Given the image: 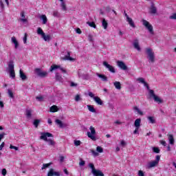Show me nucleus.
<instances>
[{"label":"nucleus","instance_id":"nucleus-45","mask_svg":"<svg viewBox=\"0 0 176 176\" xmlns=\"http://www.w3.org/2000/svg\"><path fill=\"white\" fill-rule=\"evenodd\" d=\"M53 16L54 17H60V12H58L57 10H55L53 12Z\"/></svg>","mask_w":176,"mask_h":176},{"label":"nucleus","instance_id":"nucleus-13","mask_svg":"<svg viewBox=\"0 0 176 176\" xmlns=\"http://www.w3.org/2000/svg\"><path fill=\"white\" fill-rule=\"evenodd\" d=\"M60 2V6L62 12H67L68 8H67V3L65 0H58Z\"/></svg>","mask_w":176,"mask_h":176},{"label":"nucleus","instance_id":"nucleus-29","mask_svg":"<svg viewBox=\"0 0 176 176\" xmlns=\"http://www.w3.org/2000/svg\"><path fill=\"white\" fill-rule=\"evenodd\" d=\"M65 60H67L69 61H74V58L71 57V52H67V55L65 56Z\"/></svg>","mask_w":176,"mask_h":176},{"label":"nucleus","instance_id":"nucleus-11","mask_svg":"<svg viewBox=\"0 0 176 176\" xmlns=\"http://www.w3.org/2000/svg\"><path fill=\"white\" fill-rule=\"evenodd\" d=\"M117 65L120 68V69H122L123 71H127V65H126V63L123 61L118 60L117 61Z\"/></svg>","mask_w":176,"mask_h":176},{"label":"nucleus","instance_id":"nucleus-3","mask_svg":"<svg viewBox=\"0 0 176 176\" xmlns=\"http://www.w3.org/2000/svg\"><path fill=\"white\" fill-rule=\"evenodd\" d=\"M8 71L10 74V78L14 79V78H16V73L14 72V64L13 63V60H10L8 63Z\"/></svg>","mask_w":176,"mask_h":176},{"label":"nucleus","instance_id":"nucleus-8","mask_svg":"<svg viewBox=\"0 0 176 176\" xmlns=\"http://www.w3.org/2000/svg\"><path fill=\"white\" fill-rule=\"evenodd\" d=\"M149 96L151 97V98H153L154 101L155 102H157V104H162L163 103V100L160 99V98H159V96H156L155 94V91L152 89L149 90Z\"/></svg>","mask_w":176,"mask_h":176},{"label":"nucleus","instance_id":"nucleus-58","mask_svg":"<svg viewBox=\"0 0 176 176\" xmlns=\"http://www.w3.org/2000/svg\"><path fill=\"white\" fill-rule=\"evenodd\" d=\"M88 95L89 96V97H91V98H96V96H94V94H93V92H89Z\"/></svg>","mask_w":176,"mask_h":176},{"label":"nucleus","instance_id":"nucleus-23","mask_svg":"<svg viewBox=\"0 0 176 176\" xmlns=\"http://www.w3.org/2000/svg\"><path fill=\"white\" fill-rule=\"evenodd\" d=\"M19 76L22 80H25L27 79V76L24 74L23 70H19Z\"/></svg>","mask_w":176,"mask_h":176},{"label":"nucleus","instance_id":"nucleus-21","mask_svg":"<svg viewBox=\"0 0 176 176\" xmlns=\"http://www.w3.org/2000/svg\"><path fill=\"white\" fill-rule=\"evenodd\" d=\"M134 126L137 129H140V127H141V118H138L135 120Z\"/></svg>","mask_w":176,"mask_h":176},{"label":"nucleus","instance_id":"nucleus-31","mask_svg":"<svg viewBox=\"0 0 176 176\" xmlns=\"http://www.w3.org/2000/svg\"><path fill=\"white\" fill-rule=\"evenodd\" d=\"M12 43H14L15 49H17V47H19V42H17V39H16V37H12Z\"/></svg>","mask_w":176,"mask_h":176},{"label":"nucleus","instance_id":"nucleus-44","mask_svg":"<svg viewBox=\"0 0 176 176\" xmlns=\"http://www.w3.org/2000/svg\"><path fill=\"white\" fill-rule=\"evenodd\" d=\"M96 151L98 153H102V152H104V149L100 146L96 147Z\"/></svg>","mask_w":176,"mask_h":176},{"label":"nucleus","instance_id":"nucleus-41","mask_svg":"<svg viewBox=\"0 0 176 176\" xmlns=\"http://www.w3.org/2000/svg\"><path fill=\"white\" fill-rule=\"evenodd\" d=\"M87 24H88V25H89V27H92V28H96V23L94 22H89V21H87Z\"/></svg>","mask_w":176,"mask_h":176},{"label":"nucleus","instance_id":"nucleus-55","mask_svg":"<svg viewBox=\"0 0 176 176\" xmlns=\"http://www.w3.org/2000/svg\"><path fill=\"white\" fill-rule=\"evenodd\" d=\"M127 144L126 143V142L124 140H121V142H120V145L122 147H124L125 145H126Z\"/></svg>","mask_w":176,"mask_h":176},{"label":"nucleus","instance_id":"nucleus-20","mask_svg":"<svg viewBox=\"0 0 176 176\" xmlns=\"http://www.w3.org/2000/svg\"><path fill=\"white\" fill-rule=\"evenodd\" d=\"M94 100L95 101V102H96V104H98V105H103L104 102H102V100H101V98H100V97L98 96H96L95 98H94Z\"/></svg>","mask_w":176,"mask_h":176},{"label":"nucleus","instance_id":"nucleus-52","mask_svg":"<svg viewBox=\"0 0 176 176\" xmlns=\"http://www.w3.org/2000/svg\"><path fill=\"white\" fill-rule=\"evenodd\" d=\"M85 164H86V162L84 160H80V162H79V166H80L81 167H83Z\"/></svg>","mask_w":176,"mask_h":176},{"label":"nucleus","instance_id":"nucleus-47","mask_svg":"<svg viewBox=\"0 0 176 176\" xmlns=\"http://www.w3.org/2000/svg\"><path fill=\"white\" fill-rule=\"evenodd\" d=\"M80 100H82V98H80V95L77 94L75 97V101L78 102V101H80Z\"/></svg>","mask_w":176,"mask_h":176},{"label":"nucleus","instance_id":"nucleus-12","mask_svg":"<svg viewBox=\"0 0 176 176\" xmlns=\"http://www.w3.org/2000/svg\"><path fill=\"white\" fill-rule=\"evenodd\" d=\"M47 176H60V172L54 171V168H51L49 170Z\"/></svg>","mask_w":176,"mask_h":176},{"label":"nucleus","instance_id":"nucleus-15","mask_svg":"<svg viewBox=\"0 0 176 176\" xmlns=\"http://www.w3.org/2000/svg\"><path fill=\"white\" fill-rule=\"evenodd\" d=\"M55 123L56 124H57V126H58V127H60V129H63V127H67V125L63 123V121L59 119H56L55 120Z\"/></svg>","mask_w":176,"mask_h":176},{"label":"nucleus","instance_id":"nucleus-2","mask_svg":"<svg viewBox=\"0 0 176 176\" xmlns=\"http://www.w3.org/2000/svg\"><path fill=\"white\" fill-rule=\"evenodd\" d=\"M146 53L147 54V58L148 60V63L153 64L155 61V52L152 50V48H146Z\"/></svg>","mask_w":176,"mask_h":176},{"label":"nucleus","instance_id":"nucleus-49","mask_svg":"<svg viewBox=\"0 0 176 176\" xmlns=\"http://www.w3.org/2000/svg\"><path fill=\"white\" fill-rule=\"evenodd\" d=\"M169 19H170V20H176V13H174L172 15H170L169 16Z\"/></svg>","mask_w":176,"mask_h":176},{"label":"nucleus","instance_id":"nucleus-35","mask_svg":"<svg viewBox=\"0 0 176 176\" xmlns=\"http://www.w3.org/2000/svg\"><path fill=\"white\" fill-rule=\"evenodd\" d=\"M88 167H89V168L91 169V174H93L95 172V170H96V167L94 166V164H93V163H89L88 164Z\"/></svg>","mask_w":176,"mask_h":176},{"label":"nucleus","instance_id":"nucleus-60","mask_svg":"<svg viewBox=\"0 0 176 176\" xmlns=\"http://www.w3.org/2000/svg\"><path fill=\"white\" fill-rule=\"evenodd\" d=\"M59 69L62 71L63 74H67V70H65V69H64L63 67H61V66H60Z\"/></svg>","mask_w":176,"mask_h":176},{"label":"nucleus","instance_id":"nucleus-57","mask_svg":"<svg viewBox=\"0 0 176 176\" xmlns=\"http://www.w3.org/2000/svg\"><path fill=\"white\" fill-rule=\"evenodd\" d=\"M6 135V133H2L0 134V142L2 140V139L3 138V137H5Z\"/></svg>","mask_w":176,"mask_h":176},{"label":"nucleus","instance_id":"nucleus-43","mask_svg":"<svg viewBox=\"0 0 176 176\" xmlns=\"http://www.w3.org/2000/svg\"><path fill=\"white\" fill-rule=\"evenodd\" d=\"M8 96H9V97H10V98H14V95H13V92L12 91V90L8 89Z\"/></svg>","mask_w":176,"mask_h":176},{"label":"nucleus","instance_id":"nucleus-22","mask_svg":"<svg viewBox=\"0 0 176 176\" xmlns=\"http://www.w3.org/2000/svg\"><path fill=\"white\" fill-rule=\"evenodd\" d=\"M92 174L94 176H104V173L97 169H96V170Z\"/></svg>","mask_w":176,"mask_h":176},{"label":"nucleus","instance_id":"nucleus-9","mask_svg":"<svg viewBox=\"0 0 176 176\" xmlns=\"http://www.w3.org/2000/svg\"><path fill=\"white\" fill-rule=\"evenodd\" d=\"M102 64H103L104 67H105V68H107V69H108V71H109V72H111V74H115V72H116L115 67L113 66L109 65L108 63V62L104 61Z\"/></svg>","mask_w":176,"mask_h":176},{"label":"nucleus","instance_id":"nucleus-5","mask_svg":"<svg viewBox=\"0 0 176 176\" xmlns=\"http://www.w3.org/2000/svg\"><path fill=\"white\" fill-rule=\"evenodd\" d=\"M159 162H160V155H157L155 157V160L151 161L147 164L146 168H152L153 167H156V166L159 164Z\"/></svg>","mask_w":176,"mask_h":176},{"label":"nucleus","instance_id":"nucleus-30","mask_svg":"<svg viewBox=\"0 0 176 176\" xmlns=\"http://www.w3.org/2000/svg\"><path fill=\"white\" fill-rule=\"evenodd\" d=\"M31 116H32V110L26 109V117L28 118V119H31Z\"/></svg>","mask_w":176,"mask_h":176},{"label":"nucleus","instance_id":"nucleus-28","mask_svg":"<svg viewBox=\"0 0 176 176\" xmlns=\"http://www.w3.org/2000/svg\"><path fill=\"white\" fill-rule=\"evenodd\" d=\"M21 17H22V19H21V21H23V23H27V19H25V14L24 12V11H22L21 12Z\"/></svg>","mask_w":176,"mask_h":176},{"label":"nucleus","instance_id":"nucleus-25","mask_svg":"<svg viewBox=\"0 0 176 176\" xmlns=\"http://www.w3.org/2000/svg\"><path fill=\"white\" fill-rule=\"evenodd\" d=\"M58 107L56 105H53L50 108V112H58Z\"/></svg>","mask_w":176,"mask_h":176},{"label":"nucleus","instance_id":"nucleus-10","mask_svg":"<svg viewBox=\"0 0 176 176\" xmlns=\"http://www.w3.org/2000/svg\"><path fill=\"white\" fill-rule=\"evenodd\" d=\"M35 72H36L38 76H40V78H45L47 76V72H42V70H41L39 68L35 69Z\"/></svg>","mask_w":176,"mask_h":176},{"label":"nucleus","instance_id":"nucleus-42","mask_svg":"<svg viewBox=\"0 0 176 176\" xmlns=\"http://www.w3.org/2000/svg\"><path fill=\"white\" fill-rule=\"evenodd\" d=\"M153 151L154 153H160V148L159 147H153Z\"/></svg>","mask_w":176,"mask_h":176},{"label":"nucleus","instance_id":"nucleus-59","mask_svg":"<svg viewBox=\"0 0 176 176\" xmlns=\"http://www.w3.org/2000/svg\"><path fill=\"white\" fill-rule=\"evenodd\" d=\"M70 86H71V87H76V86H78V84H77V83H75V82H72L70 83Z\"/></svg>","mask_w":176,"mask_h":176},{"label":"nucleus","instance_id":"nucleus-17","mask_svg":"<svg viewBox=\"0 0 176 176\" xmlns=\"http://www.w3.org/2000/svg\"><path fill=\"white\" fill-rule=\"evenodd\" d=\"M167 136H168V140L169 141V144L170 145H174L175 142V140H174V135L171 134H168Z\"/></svg>","mask_w":176,"mask_h":176},{"label":"nucleus","instance_id":"nucleus-46","mask_svg":"<svg viewBox=\"0 0 176 176\" xmlns=\"http://www.w3.org/2000/svg\"><path fill=\"white\" fill-rule=\"evenodd\" d=\"M80 144H82V142H80V140H74L75 146H79Z\"/></svg>","mask_w":176,"mask_h":176},{"label":"nucleus","instance_id":"nucleus-51","mask_svg":"<svg viewBox=\"0 0 176 176\" xmlns=\"http://www.w3.org/2000/svg\"><path fill=\"white\" fill-rule=\"evenodd\" d=\"M10 149H14L15 151H19V147L14 146L12 144L10 145Z\"/></svg>","mask_w":176,"mask_h":176},{"label":"nucleus","instance_id":"nucleus-16","mask_svg":"<svg viewBox=\"0 0 176 176\" xmlns=\"http://www.w3.org/2000/svg\"><path fill=\"white\" fill-rule=\"evenodd\" d=\"M96 76L99 77L102 82H108V77L104 74L96 73Z\"/></svg>","mask_w":176,"mask_h":176},{"label":"nucleus","instance_id":"nucleus-32","mask_svg":"<svg viewBox=\"0 0 176 176\" xmlns=\"http://www.w3.org/2000/svg\"><path fill=\"white\" fill-rule=\"evenodd\" d=\"M116 89H117V90H120V89H122V85H120V82L119 81H116L114 83H113Z\"/></svg>","mask_w":176,"mask_h":176},{"label":"nucleus","instance_id":"nucleus-48","mask_svg":"<svg viewBox=\"0 0 176 176\" xmlns=\"http://www.w3.org/2000/svg\"><path fill=\"white\" fill-rule=\"evenodd\" d=\"M91 153H92L93 156L97 157L98 156V153L94 150H91Z\"/></svg>","mask_w":176,"mask_h":176},{"label":"nucleus","instance_id":"nucleus-4","mask_svg":"<svg viewBox=\"0 0 176 176\" xmlns=\"http://www.w3.org/2000/svg\"><path fill=\"white\" fill-rule=\"evenodd\" d=\"M143 25L148 30L151 35H155V32H153V26L149 22L145 19L142 20Z\"/></svg>","mask_w":176,"mask_h":176},{"label":"nucleus","instance_id":"nucleus-62","mask_svg":"<svg viewBox=\"0 0 176 176\" xmlns=\"http://www.w3.org/2000/svg\"><path fill=\"white\" fill-rule=\"evenodd\" d=\"M6 173H7V171H6V168H3V169L2 170V171H1V174H2V175H3V176L6 175Z\"/></svg>","mask_w":176,"mask_h":176},{"label":"nucleus","instance_id":"nucleus-14","mask_svg":"<svg viewBox=\"0 0 176 176\" xmlns=\"http://www.w3.org/2000/svg\"><path fill=\"white\" fill-rule=\"evenodd\" d=\"M133 46L134 49H136V50H138V52H141V47H140V43L138 42V39L134 40Z\"/></svg>","mask_w":176,"mask_h":176},{"label":"nucleus","instance_id":"nucleus-34","mask_svg":"<svg viewBox=\"0 0 176 176\" xmlns=\"http://www.w3.org/2000/svg\"><path fill=\"white\" fill-rule=\"evenodd\" d=\"M149 123H151L152 124H155V123H156V120H155V118L152 117V116H148L147 118Z\"/></svg>","mask_w":176,"mask_h":176},{"label":"nucleus","instance_id":"nucleus-53","mask_svg":"<svg viewBox=\"0 0 176 176\" xmlns=\"http://www.w3.org/2000/svg\"><path fill=\"white\" fill-rule=\"evenodd\" d=\"M138 176H145V174L144 173V171L142 170H139L138 173Z\"/></svg>","mask_w":176,"mask_h":176},{"label":"nucleus","instance_id":"nucleus-38","mask_svg":"<svg viewBox=\"0 0 176 176\" xmlns=\"http://www.w3.org/2000/svg\"><path fill=\"white\" fill-rule=\"evenodd\" d=\"M60 68V65H54L50 67V71H54V69H58Z\"/></svg>","mask_w":176,"mask_h":176},{"label":"nucleus","instance_id":"nucleus-19","mask_svg":"<svg viewBox=\"0 0 176 176\" xmlns=\"http://www.w3.org/2000/svg\"><path fill=\"white\" fill-rule=\"evenodd\" d=\"M126 21L127 23H129V25L132 27V28H135V24L134 23V21H133V19L128 17Z\"/></svg>","mask_w":176,"mask_h":176},{"label":"nucleus","instance_id":"nucleus-54","mask_svg":"<svg viewBox=\"0 0 176 176\" xmlns=\"http://www.w3.org/2000/svg\"><path fill=\"white\" fill-rule=\"evenodd\" d=\"M160 144L163 145V146H167V142H166L164 140H161Z\"/></svg>","mask_w":176,"mask_h":176},{"label":"nucleus","instance_id":"nucleus-33","mask_svg":"<svg viewBox=\"0 0 176 176\" xmlns=\"http://www.w3.org/2000/svg\"><path fill=\"white\" fill-rule=\"evenodd\" d=\"M52 164H53V163L52 162H50L48 164H43V166L41 167V170H46V168H49V167H50Z\"/></svg>","mask_w":176,"mask_h":176},{"label":"nucleus","instance_id":"nucleus-39","mask_svg":"<svg viewBox=\"0 0 176 176\" xmlns=\"http://www.w3.org/2000/svg\"><path fill=\"white\" fill-rule=\"evenodd\" d=\"M133 109H134V111H138V113L140 114L141 116H142V115H144V113H143L141 110H140V109L137 107V106L134 107H133Z\"/></svg>","mask_w":176,"mask_h":176},{"label":"nucleus","instance_id":"nucleus-37","mask_svg":"<svg viewBox=\"0 0 176 176\" xmlns=\"http://www.w3.org/2000/svg\"><path fill=\"white\" fill-rule=\"evenodd\" d=\"M102 26L104 30H107L108 28V22L105 19H103L102 21Z\"/></svg>","mask_w":176,"mask_h":176},{"label":"nucleus","instance_id":"nucleus-26","mask_svg":"<svg viewBox=\"0 0 176 176\" xmlns=\"http://www.w3.org/2000/svg\"><path fill=\"white\" fill-rule=\"evenodd\" d=\"M40 19L42 20L43 24H46L47 23V17L45 14L40 16Z\"/></svg>","mask_w":176,"mask_h":176},{"label":"nucleus","instance_id":"nucleus-1","mask_svg":"<svg viewBox=\"0 0 176 176\" xmlns=\"http://www.w3.org/2000/svg\"><path fill=\"white\" fill-rule=\"evenodd\" d=\"M41 135L40 136V140H43L45 141V142H48V145L50 146H54L56 145V142L52 139H47V138L53 137V134L46 132V133H41Z\"/></svg>","mask_w":176,"mask_h":176},{"label":"nucleus","instance_id":"nucleus-36","mask_svg":"<svg viewBox=\"0 0 176 176\" xmlns=\"http://www.w3.org/2000/svg\"><path fill=\"white\" fill-rule=\"evenodd\" d=\"M87 108L89 109V112H92L93 113H96V109H94V107L90 104H88Z\"/></svg>","mask_w":176,"mask_h":176},{"label":"nucleus","instance_id":"nucleus-24","mask_svg":"<svg viewBox=\"0 0 176 176\" xmlns=\"http://www.w3.org/2000/svg\"><path fill=\"white\" fill-rule=\"evenodd\" d=\"M78 76L79 78H82V79H85V80H88V79H90V76L89 74H80L78 73Z\"/></svg>","mask_w":176,"mask_h":176},{"label":"nucleus","instance_id":"nucleus-61","mask_svg":"<svg viewBox=\"0 0 176 176\" xmlns=\"http://www.w3.org/2000/svg\"><path fill=\"white\" fill-rule=\"evenodd\" d=\"M23 43H27V33H25V36L23 37Z\"/></svg>","mask_w":176,"mask_h":176},{"label":"nucleus","instance_id":"nucleus-27","mask_svg":"<svg viewBox=\"0 0 176 176\" xmlns=\"http://www.w3.org/2000/svg\"><path fill=\"white\" fill-rule=\"evenodd\" d=\"M55 79L56 80H58V82H63V79L61 75H60V73H56L55 75Z\"/></svg>","mask_w":176,"mask_h":176},{"label":"nucleus","instance_id":"nucleus-40","mask_svg":"<svg viewBox=\"0 0 176 176\" xmlns=\"http://www.w3.org/2000/svg\"><path fill=\"white\" fill-rule=\"evenodd\" d=\"M41 123V120H34L33 122V124L34 126H35V127H38V126H39V124Z\"/></svg>","mask_w":176,"mask_h":176},{"label":"nucleus","instance_id":"nucleus-18","mask_svg":"<svg viewBox=\"0 0 176 176\" xmlns=\"http://www.w3.org/2000/svg\"><path fill=\"white\" fill-rule=\"evenodd\" d=\"M157 12V8H155V4L152 3L150 8L151 14H156Z\"/></svg>","mask_w":176,"mask_h":176},{"label":"nucleus","instance_id":"nucleus-6","mask_svg":"<svg viewBox=\"0 0 176 176\" xmlns=\"http://www.w3.org/2000/svg\"><path fill=\"white\" fill-rule=\"evenodd\" d=\"M90 131L87 133V135L89 138L91 139L92 141H96L97 138H96V129L93 126L89 127Z\"/></svg>","mask_w":176,"mask_h":176},{"label":"nucleus","instance_id":"nucleus-63","mask_svg":"<svg viewBox=\"0 0 176 176\" xmlns=\"http://www.w3.org/2000/svg\"><path fill=\"white\" fill-rule=\"evenodd\" d=\"M36 99L38 101H42V100H43V96H36Z\"/></svg>","mask_w":176,"mask_h":176},{"label":"nucleus","instance_id":"nucleus-56","mask_svg":"<svg viewBox=\"0 0 176 176\" xmlns=\"http://www.w3.org/2000/svg\"><path fill=\"white\" fill-rule=\"evenodd\" d=\"M88 41H89V42H93V36L91 34L88 35Z\"/></svg>","mask_w":176,"mask_h":176},{"label":"nucleus","instance_id":"nucleus-64","mask_svg":"<svg viewBox=\"0 0 176 176\" xmlns=\"http://www.w3.org/2000/svg\"><path fill=\"white\" fill-rule=\"evenodd\" d=\"M76 34H82V30H80V28H77L76 30Z\"/></svg>","mask_w":176,"mask_h":176},{"label":"nucleus","instance_id":"nucleus-7","mask_svg":"<svg viewBox=\"0 0 176 176\" xmlns=\"http://www.w3.org/2000/svg\"><path fill=\"white\" fill-rule=\"evenodd\" d=\"M37 34L38 35H41V38L44 39L45 42H49L50 41V35H46L44 32L42 28H37Z\"/></svg>","mask_w":176,"mask_h":176},{"label":"nucleus","instance_id":"nucleus-50","mask_svg":"<svg viewBox=\"0 0 176 176\" xmlns=\"http://www.w3.org/2000/svg\"><path fill=\"white\" fill-rule=\"evenodd\" d=\"M138 82H140V83H144L145 82V79H144V78H139L137 79Z\"/></svg>","mask_w":176,"mask_h":176}]
</instances>
